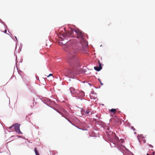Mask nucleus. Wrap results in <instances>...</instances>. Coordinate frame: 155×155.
Wrapping results in <instances>:
<instances>
[{
    "mask_svg": "<svg viewBox=\"0 0 155 155\" xmlns=\"http://www.w3.org/2000/svg\"><path fill=\"white\" fill-rule=\"evenodd\" d=\"M74 31L77 34V37L78 38H79L82 40H83V33L79 29H77L75 30H74L72 29H71L70 30H69L67 32L65 31V32L61 33V34L62 35V36L64 38L63 40L64 39H66L68 37H74L72 35V34L74 32ZM58 37L59 38L63 39V38L61 36H60L59 35H58Z\"/></svg>",
    "mask_w": 155,
    "mask_h": 155,
    "instance_id": "nucleus-1",
    "label": "nucleus"
},
{
    "mask_svg": "<svg viewBox=\"0 0 155 155\" xmlns=\"http://www.w3.org/2000/svg\"><path fill=\"white\" fill-rule=\"evenodd\" d=\"M77 50L72 48L70 50L69 54V59L68 61L70 65L75 67L79 66V64L76 56Z\"/></svg>",
    "mask_w": 155,
    "mask_h": 155,
    "instance_id": "nucleus-2",
    "label": "nucleus"
},
{
    "mask_svg": "<svg viewBox=\"0 0 155 155\" xmlns=\"http://www.w3.org/2000/svg\"><path fill=\"white\" fill-rule=\"evenodd\" d=\"M20 124L18 123H17L13 125V126H14V127L15 131L16 132L18 133L19 134H21L22 133L20 130Z\"/></svg>",
    "mask_w": 155,
    "mask_h": 155,
    "instance_id": "nucleus-3",
    "label": "nucleus"
},
{
    "mask_svg": "<svg viewBox=\"0 0 155 155\" xmlns=\"http://www.w3.org/2000/svg\"><path fill=\"white\" fill-rule=\"evenodd\" d=\"M81 111L83 114H92V113L91 112V110L89 109H87L86 110L82 109H81Z\"/></svg>",
    "mask_w": 155,
    "mask_h": 155,
    "instance_id": "nucleus-4",
    "label": "nucleus"
},
{
    "mask_svg": "<svg viewBox=\"0 0 155 155\" xmlns=\"http://www.w3.org/2000/svg\"><path fill=\"white\" fill-rule=\"evenodd\" d=\"M98 66H95L94 67V69L97 71H100L102 68L101 64L100 63L99 61H98Z\"/></svg>",
    "mask_w": 155,
    "mask_h": 155,
    "instance_id": "nucleus-5",
    "label": "nucleus"
},
{
    "mask_svg": "<svg viewBox=\"0 0 155 155\" xmlns=\"http://www.w3.org/2000/svg\"><path fill=\"white\" fill-rule=\"evenodd\" d=\"M70 90L71 94H74L77 92L76 90L73 87H70Z\"/></svg>",
    "mask_w": 155,
    "mask_h": 155,
    "instance_id": "nucleus-6",
    "label": "nucleus"
},
{
    "mask_svg": "<svg viewBox=\"0 0 155 155\" xmlns=\"http://www.w3.org/2000/svg\"><path fill=\"white\" fill-rule=\"evenodd\" d=\"M109 110L110 112H112L113 114H115L117 112V110L115 109H112Z\"/></svg>",
    "mask_w": 155,
    "mask_h": 155,
    "instance_id": "nucleus-7",
    "label": "nucleus"
},
{
    "mask_svg": "<svg viewBox=\"0 0 155 155\" xmlns=\"http://www.w3.org/2000/svg\"><path fill=\"white\" fill-rule=\"evenodd\" d=\"M79 95L80 96L82 97H84V92L81 91L80 92Z\"/></svg>",
    "mask_w": 155,
    "mask_h": 155,
    "instance_id": "nucleus-8",
    "label": "nucleus"
},
{
    "mask_svg": "<svg viewBox=\"0 0 155 155\" xmlns=\"http://www.w3.org/2000/svg\"><path fill=\"white\" fill-rule=\"evenodd\" d=\"M34 151L36 155H39V154L38 153V151L37 150L36 148H35Z\"/></svg>",
    "mask_w": 155,
    "mask_h": 155,
    "instance_id": "nucleus-9",
    "label": "nucleus"
},
{
    "mask_svg": "<svg viewBox=\"0 0 155 155\" xmlns=\"http://www.w3.org/2000/svg\"><path fill=\"white\" fill-rule=\"evenodd\" d=\"M57 111L60 114H61V115H62V116L64 117H65L63 115V113L61 112V111H58V110H57Z\"/></svg>",
    "mask_w": 155,
    "mask_h": 155,
    "instance_id": "nucleus-10",
    "label": "nucleus"
},
{
    "mask_svg": "<svg viewBox=\"0 0 155 155\" xmlns=\"http://www.w3.org/2000/svg\"><path fill=\"white\" fill-rule=\"evenodd\" d=\"M138 138L139 140L140 139H142V138H143V135H141Z\"/></svg>",
    "mask_w": 155,
    "mask_h": 155,
    "instance_id": "nucleus-11",
    "label": "nucleus"
},
{
    "mask_svg": "<svg viewBox=\"0 0 155 155\" xmlns=\"http://www.w3.org/2000/svg\"><path fill=\"white\" fill-rule=\"evenodd\" d=\"M51 76H52V74H49L48 76H47V77H48Z\"/></svg>",
    "mask_w": 155,
    "mask_h": 155,
    "instance_id": "nucleus-12",
    "label": "nucleus"
},
{
    "mask_svg": "<svg viewBox=\"0 0 155 155\" xmlns=\"http://www.w3.org/2000/svg\"><path fill=\"white\" fill-rule=\"evenodd\" d=\"M99 79V81L100 82V83L101 84V85H103V84L102 83H101V81H100V80Z\"/></svg>",
    "mask_w": 155,
    "mask_h": 155,
    "instance_id": "nucleus-13",
    "label": "nucleus"
},
{
    "mask_svg": "<svg viewBox=\"0 0 155 155\" xmlns=\"http://www.w3.org/2000/svg\"><path fill=\"white\" fill-rule=\"evenodd\" d=\"M149 146H150V147H152V148H153V146H152V145H151V144H149Z\"/></svg>",
    "mask_w": 155,
    "mask_h": 155,
    "instance_id": "nucleus-14",
    "label": "nucleus"
},
{
    "mask_svg": "<svg viewBox=\"0 0 155 155\" xmlns=\"http://www.w3.org/2000/svg\"><path fill=\"white\" fill-rule=\"evenodd\" d=\"M62 111L64 112H65L66 111L64 109H62Z\"/></svg>",
    "mask_w": 155,
    "mask_h": 155,
    "instance_id": "nucleus-15",
    "label": "nucleus"
},
{
    "mask_svg": "<svg viewBox=\"0 0 155 155\" xmlns=\"http://www.w3.org/2000/svg\"><path fill=\"white\" fill-rule=\"evenodd\" d=\"M14 127V126H13V125L12 126L9 127V128L10 129H11L12 127Z\"/></svg>",
    "mask_w": 155,
    "mask_h": 155,
    "instance_id": "nucleus-16",
    "label": "nucleus"
},
{
    "mask_svg": "<svg viewBox=\"0 0 155 155\" xmlns=\"http://www.w3.org/2000/svg\"><path fill=\"white\" fill-rule=\"evenodd\" d=\"M4 32H5V33H6V32H7V31H6V30H5V31H4Z\"/></svg>",
    "mask_w": 155,
    "mask_h": 155,
    "instance_id": "nucleus-17",
    "label": "nucleus"
},
{
    "mask_svg": "<svg viewBox=\"0 0 155 155\" xmlns=\"http://www.w3.org/2000/svg\"><path fill=\"white\" fill-rule=\"evenodd\" d=\"M143 141H144V143H145L146 142V141H145V140H143Z\"/></svg>",
    "mask_w": 155,
    "mask_h": 155,
    "instance_id": "nucleus-18",
    "label": "nucleus"
},
{
    "mask_svg": "<svg viewBox=\"0 0 155 155\" xmlns=\"http://www.w3.org/2000/svg\"><path fill=\"white\" fill-rule=\"evenodd\" d=\"M147 155H150V154H149L147 153Z\"/></svg>",
    "mask_w": 155,
    "mask_h": 155,
    "instance_id": "nucleus-19",
    "label": "nucleus"
},
{
    "mask_svg": "<svg viewBox=\"0 0 155 155\" xmlns=\"http://www.w3.org/2000/svg\"><path fill=\"white\" fill-rule=\"evenodd\" d=\"M68 120V121H69V122H71L69 120Z\"/></svg>",
    "mask_w": 155,
    "mask_h": 155,
    "instance_id": "nucleus-20",
    "label": "nucleus"
}]
</instances>
